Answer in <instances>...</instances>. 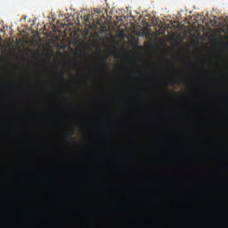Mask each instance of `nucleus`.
<instances>
[{
    "instance_id": "1",
    "label": "nucleus",
    "mask_w": 228,
    "mask_h": 228,
    "mask_svg": "<svg viewBox=\"0 0 228 228\" xmlns=\"http://www.w3.org/2000/svg\"><path fill=\"white\" fill-rule=\"evenodd\" d=\"M102 63H103L104 65V69H106L107 70H109L110 69V64L108 63V57H100Z\"/></svg>"
},
{
    "instance_id": "2",
    "label": "nucleus",
    "mask_w": 228,
    "mask_h": 228,
    "mask_svg": "<svg viewBox=\"0 0 228 228\" xmlns=\"http://www.w3.org/2000/svg\"><path fill=\"white\" fill-rule=\"evenodd\" d=\"M93 19V15L88 14V15H85V21H92Z\"/></svg>"
},
{
    "instance_id": "3",
    "label": "nucleus",
    "mask_w": 228,
    "mask_h": 228,
    "mask_svg": "<svg viewBox=\"0 0 228 228\" xmlns=\"http://www.w3.org/2000/svg\"><path fill=\"white\" fill-rule=\"evenodd\" d=\"M59 76L60 77H64L65 74L63 71H61V72H59Z\"/></svg>"
},
{
    "instance_id": "4",
    "label": "nucleus",
    "mask_w": 228,
    "mask_h": 228,
    "mask_svg": "<svg viewBox=\"0 0 228 228\" xmlns=\"http://www.w3.org/2000/svg\"><path fill=\"white\" fill-rule=\"evenodd\" d=\"M168 84H170V86H175V82L174 80H170Z\"/></svg>"
}]
</instances>
